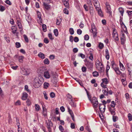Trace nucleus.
Here are the masks:
<instances>
[{"label": "nucleus", "instance_id": "obj_1", "mask_svg": "<svg viewBox=\"0 0 132 132\" xmlns=\"http://www.w3.org/2000/svg\"><path fill=\"white\" fill-rule=\"evenodd\" d=\"M44 79L42 77L35 78L33 82V86L36 88H39L40 86L44 81Z\"/></svg>", "mask_w": 132, "mask_h": 132}, {"label": "nucleus", "instance_id": "obj_2", "mask_svg": "<svg viewBox=\"0 0 132 132\" xmlns=\"http://www.w3.org/2000/svg\"><path fill=\"white\" fill-rule=\"evenodd\" d=\"M91 101L94 108L95 109V108H96L98 103L97 98L95 97H94Z\"/></svg>", "mask_w": 132, "mask_h": 132}, {"label": "nucleus", "instance_id": "obj_3", "mask_svg": "<svg viewBox=\"0 0 132 132\" xmlns=\"http://www.w3.org/2000/svg\"><path fill=\"white\" fill-rule=\"evenodd\" d=\"M112 37L114 40L116 41H118L119 40L118 35L115 29L113 30Z\"/></svg>", "mask_w": 132, "mask_h": 132}, {"label": "nucleus", "instance_id": "obj_4", "mask_svg": "<svg viewBox=\"0 0 132 132\" xmlns=\"http://www.w3.org/2000/svg\"><path fill=\"white\" fill-rule=\"evenodd\" d=\"M41 103L42 106V114L44 116H46L47 115V111L46 109V108L45 106L44 105V103L43 102H41Z\"/></svg>", "mask_w": 132, "mask_h": 132}, {"label": "nucleus", "instance_id": "obj_5", "mask_svg": "<svg viewBox=\"0 0 132 132\" xmlns=\"http://www.w3.org/2000/svg\"><path fill=\"white\" fill-rule=\"evenodd\" d=\"M96 68L100 72H102L104 71V65L103 64H102V65H96Z\"/></svg>", "mask_w": 132, "mask_h": 132}, {"label": "nucleus", "instance_id": "obj_6", "mask_svg": "<svg viewBox=\"0 0 132 132\" xmlns=\"http://www.w3.org/2000/svg\"><path fill=\"white\" fill-rule=\"evenodd\" d=\"M106 5V8L107 10L106 12L108 13L110 15H111L112 14V12L110 6L109 4V3L106 2L105 4Z\"/></svg>", "mask_w": 132, "mask_h": 132}, {"label": "nucleus", "instance_id": "obj_7", "mask_svg": "<svg viewBox=\"0 0 132 132\" xmlns=\"http://www.w3.org/2000/svg\"><path fill=\"white\" fill-rule=\"evenodd\" d=\"M99 110L101 113H104L105 110V106L104 104H99Z\"/></svg>", "mask_w": 132, "mask_h": 132}, {"label": "nucleus", "instance_id": "obj_8", "mask_svg": "<svg viewBox=\"0 0 132 132\" xmlns=\"http://www.w3.org/2000/svg\"><path fill=\"white\" fill-rule=\"evenodd\" d=\"M93 3L96 10H98L100 8V5L98 1H94Z\"/></svg>", "mask_w": 132, "mask_h": 132}, {"label": "nucleus", "instance_id": "obj_9", "mask_svg": "<svg viewBox=\"0 0 132 132\" xmlns=\"http://www.w3.org/2000/svg\"><path fill=\"white\" fill-rule=\"evenodd\" d=\"M116 73L118 75H120L122 74L121 72L120 71L119 68L116 66L112 68Z\"/></svg>", "mask_w": 132, "mask_h": 132}, {"label": "nucleus", "instance_id": "obj_10", "mask_svg": "<svg viewBox=\"0 0 132 132\" xmlns=\"http://www.w3.org/2000/svg\"><path fill=\"white\" fill-rule=\"evenodd\" d=\"M37 19L38 22L40 24L42 23L41 18V14L40 13L39 11H37Z\"/></svg>", "mask_w": 132, "mask_h": 132}, {"label": "nucleus", "instance_id": "obj_11", "mask_svg": "<svg viewBox=\"0 0 132 132\" xmlns=\"http://www.w3.org/2000/svg\"><path fill=\"white\" fill-rule=\"evenodd\" d=\"M120 38L121 44H123L125 40V35L122 31L121 33Z\"/></svg>", "mask_w": 132, "mask_h": 132}, {"label": "nucleus", "instance_id": "obj_12", "mask_svg": "<svg viewBox=\"0 0 132 132\" xmlns=\"http://www.w3.org/2000/svg\"><path fill=\"white\" fill-rule=\"evenodd\" d=\"M86 66L88 69H91L93 66V64L89 61L87 62L86 63Z\"/></svg>", "mask_w": 132, "mask_h": 132}, {"label": "nucleus", "instance_id": "obj_13", "mask_svg": "<svg viewBox=\"0 0 132 132\" xmlns=\"http://www.w3.org/2000/svg\"><path fill=\"white\" fill-rule=\"evenodd\" d=\"M46 122L47 123V127L48 130L51 129V126L52 125V122L51 121H50L49 120L48 121H47Z\"/></svg>", "mask_w": 132, "mask_h": 132}, {"label": "nucleus", "instance_id": "obj_14", "mask_svg": "<svg viewBox=\"0 0 132 132\" xmlns=\"http://www.w3.org/2000/svg\"><path fill=\"white\" fill-rule=\"evenodd\" d=\"M44 76L45 77L46 79H49L50 77V74L48 71H46L44 72Z\"/></svg>", "mask_w": 132, "mask_h": 132}, {"label": "nucleus", "instance_id": "obj_15", "mask_svg": "<svg viewBox=\"0 0 132 132\" xmlns=\"http://www.w3.org/2000/svg\"><path fill=\"white\" fill-rule=\"evenodd\" d=\"M109 111L110 112L111 114L113 115H114L116 114L115 110V109H113L111 107H110L109 108Z\"/></svg>", "mask_w": 132, "mask_h": 132}, {"label": "nucleus", "instance_id": "obj_16", "mask_svg": "<svg viewBox=\"0 0 132 132\" xmlns=\"http://www.w3.org/2000/svg\"><path fill=\"white\" fill-rule=\"evenodd\" d=\"M92 31L93 33V36L94 37H96L97 36V32L96 28L95 27V28H93V29L92 27Z\"/></svg>", "mask_w": 132, "mask_h": 132}, {"label": "nucleus", "instance_id": "obj_17", "mask_svg": "<svg viewBox=\"0 0 132 132\" xmlns=\"http://www.w3.org/2000/svg\"><path fill=\"white\" fill-rule=\"evenodd\" d=\"M105 56L106 59L108 60L109 59V54L108 50L107 49H106L105 50Z\"/></svg>", "mask_w": 132, "mask_h": 132}, {"label": "nucleus", "instance_id": "obj_18", "mask_svg": "<svg viewBox=\"0 0 132 132\" xmlns=\"http://www.w3.org/2000/svg\"><path fill=\"white\" fill-rule=\"evenodd\" d=\"M96 10L97 11L98 15L101 17H103V14L100 8H99L98 10Z\"/></svg>", "mask_w": 132, "mask_h": 132}, {"label": "nucleus", "instance_id": "obj_19", "mask_svg": "<svg viewBox=\"0 0 132 132\" xmlns=\"http://www.w3.org/2000/svg\"><path fill=\"white\" fill-rule=\"evenodd\" d=\"M43 5L44 7L46 9V10H48L49 9H50L51 7V6L48 4L47 3H46L45 2L43 3Z\"/></svg>", "mask_w": 132, "mask_h": 132}, {"label": "nucleus", "instance_id": "obj_20", "mask_svg": "<svg viewBox=\"0 0 132 132\" xmlns=\"http://www.w3.org/2000/svg\"><path fill=\"white\" fill-rule=\"evenodd\" d=\"M70 104L72 107H76V103L75 102V101L73 100H71L70 102Z\"/></svg>", "mask_w": 132, "mask_h": 132}, {"label": "nucleus", "instance_id": "obj_21", "mask_svg": "<svg viewBox=\"0 0 132 132\" xmlns=\"http://www.w3.org/2000/svg\"><path fill=\"white\" fill-rule=\"evenodd\" d=\"M28 97V94L26 93H23V96L22 97V99L23 100H25Z\"/></svg>", "mask_w": 132, "mask_h": 132}, {"label": "nucleus", "instance_id": "obj_22", "mask_svg": "<svg viewBox=\"0 0 132 132\" xmlns=\"http://www.w3.org/2000/svg\"><path fill=\"white\" fill-rule=\"evenodd\" d=\"M26 20L28 22V23H29L30 22H31V18L29 15H26Z\"/></svg>", "mask_w": 132, "mask_h": 132}, {"label": "nucleus", "instance_id": "obj_23", "mask_svg": "<svg viewBox=\"0 0 132 132\" xmlns=\"http://www.w3.org/2000/svg\"><path fill=\"white\" fill-rule=\"evenodd\" d=\"M38 56L42 59H44L45 57L44 54L41 52L39 53L38 55Z\"/></svg>", "mask_w": 132, "mask_h": 132}, {"label": "nucleus", "instance_id": "obj_24", "mask_svg": "<svg viewBox=\"0 0 132 132\" xmlns=\"http://www.w3.org/2000/svg\"><path fill=\"white\" fill-rule=\"evenodd\" d=\"M17 23L19 28V29H22V27L20 21L19 20H17Z\"/></svg>", "mask_w": 132, "mask_h": 132}, {"label": "nucleus", "instance_id": "obj_25", "mask_svg": "<svg viewBox=\"0 0 132 132\" xmlns=\"http://www.w3.org/2000/svg\"><path fill=\"white\" fill-rule=\"evenodd\" d=\"M119 10L121 16H122L124 12V9L122 7H120L119 9Z\"/></svg>", "mask_w": 132, "mask_h": 132}, {"label": "nucleus", "instance_id": "obj_26", "mask_svg": "<svg viewBox=\"0 0 132 132\" xmlns=\"http://www.w3.org/2000/svg\"><path fill=\"white\" fill-rule=\"evenodd\" d=\"M119 65L120 67V68L121 70L124 71L125 70V68L124 67L123 65L120 61H119Z\"/></svg>", "mask_w": 132, "mask_h": 132}, {"label": "nucleus", "instance_id": "obj_27", "mask_svg": "<svg viewBox=\"0 0 132 132\" xmlns=\"http://www.w3.org/2000/svg\"><path fill=\"white\" fill-rule=\"evenodd\" d=\"M11 29H12V32L14 34H15L17 31V28L15 26H12L11 27Z\"/></svg>", "mask_w": 132, "mask_h": 132}, {"label": "nucleus", "instance_id": "obj_28", "mask_svg": "<svg viewBox=\"0 0 132 132\" xmlns=\"http://www.w3.org/2000/svg\"><path fill=\"white\" fill-rule=\"evenodd\" d=\"M35 109L37 111H39L40 108V106L38 104H36L35 105Z\"/></svg>", "mask_w": 132, "mask_h": 132}, {"label": "nucleus", "instance_id": "obj_29", "mask_svg": "<svg viewBox=\"0 0 132 132\" xmlns=\"http://www.w3.org/2000/svg\"><path fill=\"white\" fill-rule=\"evenodd\" d=\"M24 58V57L23 56H19L18 57V59H19V62H20L22 63L23 62Z\"/></svg>", "mask_w": 132, "mask_h": 132}, {"label": "nucleus", "instance_id": "obj_30", "mask_svg": "<svg viewBox=\"0 0 132 132\" xmlns=\"http://www.w3.org/2000/svg\"><path fill=\"white\" fill-rule=\"evenodd\" d=\"M102 81L103 83H105L106 84H107L108 83L109 81L108 80V79L107 78H105L102 79Z\"/></svg>", "mask_w": 132, "mask_h": 132}, {"label": "nucleus", "instance_id": "obj_31", "mask_svg": "<svg viewBox=\"0 0 132 132\" xmlns=\"http://www.w3.org/2000/svg\"><path fill=\"white\" fill-rule=\"evenodd\" d=\"M102 92L105 95L108 96V92L107 90L106 89H104V90H102Z\"/></svg>", "mask_w": 132, "mask_h": 132}, {"label": "nucleus", "instance_id": "obj_32", "mask_svg": "<svg viewBox=\"0 0 132 132\" xmlns=\"http://www.w3.org/2000/svg\"><path fill=\"white\" fill-rule=\"evenodd\" d=\"M92 73L93 77H97L99 75L98 72L96 71L93 72Z\"/></svg>", "mask_w": 132, "mask_h": 132}, {"label": "nucleus", "instance_id": "obj_33", "mask_svg": "<svg viewBox=\"0 0 132 132\" xmlns=\"http://www.w3.org/2000/svg\"><path fill=\"white\" fill-rule=\"evenodd\" d=\"M63 4L65 6L67 7L69 6V3L67 1H64L63 2Z\"/></svg>", "mask_w": 132, "mask_h": 132}, {"label": "nucleus", "instance_id": "obj_34", "mask_svg": "<svg viewBox=\"0 0 132 132\" xmlns=\"http://www.w3.org/2000/svg\"><path fill=\"white\" fill-rule=\"evenodd\" d=\"M116 104L115 102L114 101H112L111 102V108H114L116 106Z\"/></svg>", "mask_w": 132, "mask_h": 132}, {"label": "nucleus", "instance_id": "obj_35", "mask_svg": "<svg viewBox=\"0 0 132 132\" xmlns=\"http://www.w3.org/2000/svg\"><path fill=\"white\" fill-rule=\"evenodd\" d=\"M49 85H50L48 83L45 82L44 84V88L45 89H47Z\"/></svg>", "mask_w": 132, "mask_h": 132}, {"label": "nucleus", "instance_id": "obj_36", "mask_svg": "<svg viewBox=\"0 0 132 132\" xmlns=\"http://www.w3.org/2000/svg\"><path fill=\"white\" fill-rule=\"evenodd\" d=\"M54 33L55 35L57 37L58 35V30L57 29H55L54 30Z\"/></svg>", "mask_w": 132, "mask_h": 132}, {"label": "nucleus", "instance_id": "obj_37", "mask_svg": "<svg viewBox=\"0 0 132 132\" xmlns=\"http://www.w3.org/2000/svg\"><path fill=\"white\" fill-rule=\"evenodd\" d=\"M128 120L129 121H130L132 120V116L130 113H129L128 115Z\"/></svg>", "mask_w": 132, "mask_h": 132}, {"label": "nucleus", "instance_id": "obj_38", "mask_svg": "<svg viewBox=\"0 0 132 132\" xmlns=\"http://www.w3.org/2000/svg\"><path fill=\"white\" fill-rule=\"evenodd\" d=\"M44 63L45 64H48L49 63V61L48 59L47 58H46L44 60Z\"/></svg>", "mask_w": 132, "mask_h": 132}, {"label": "nucleus", "instance_id": "obj_39", "mask_svg": "<svg viewBox=\"0 0 132 132\" xmlns=\"http://www.w3.org/2000/svg\"><path fill=\"white\" fill-rule=\"evenodd\" d=\"M43 94L44 95L45 98L46 100H48V97H47V94L46 93V92L45 91H44L43 92Z\"/></svg>", "mask_w": 132, "mask_h": 132}, {"label": "nucleus", "instance_id": "obj_40", "mask_svg": "<svg viewBox=\"0 0 132 132\" xmlns=\"http://www.w3.org/2000/svg\"><path fill=\"white\" fill-rule=\"evenodd\" d=\"M69 31L70 34L71 35H73L74 34V31L73 28H70Z\"/></svg>", "mask_w": 132, "mask_h": 132}, {"label": "nucleus", "instance_id": "obj_41", "mask_svg": "<svg viewBox=\"0 0 132 132\" xmlns=\"http://www.w3.org/2000/svg\"><path fill=\"white\" fill-rule=\"evenodd\" d=\"M23 72H24L23 75H28L29 73V72H28V70H26L24 69V70H23Z\"/></svg>", "mask_w": 132, "mask_h": 132}, {"label": "nucleus", "instance_id": "obj_42", "mask_svg": "<svg viewBox=\"0 0 132 132\" xmlns=\"http://www.w3.org/2000/svg\"><path fill=\"white\" fill-rule=\"evenodd\" d=\"M42 27L43 29L44 32H46V25L43 24L42 25Z\"/></svg>", "mask_w": 132, "mask_h": 132}, {"label": "nucleus", "instance_id": "obj_43", "mask_svg": "<svg viewBox=\"0 0 132 132\" xmlns=\"http://www.w3.org/2000/svg\"><path fill=\"white\" fill-rule=\"evenodd\" d=\"M23 37L25 41L27 43H28L29 42V40L27 36L25 35H23Z\"/></svg>", "mask_w": 132, "mask_h": 132}, {"label": "nucleus", "instance_id": "obj_44", "mask_svg": "<svg viewBox=\"0 0 132 132\" xmlns=\"http://www.w3.org/2000/svg\"><path fill=\"white\" fill-rule=\"evenodd\" d=\"M18 132H22V128H21L20 127V125H19V124H18Z\"/></svg>", "mask_w": 132, "mask_h": 132}, {"label": "nucleus", "instance_id": "obj_45", "mask_svg": "<svg viewBox=\"0 0 132 132\" xmlns=\"http://www.w3.org/2000/svg\"><path fill=\"white\" fill-rule=\"evenodd\" d=\"M5 10V7L2 6L0 5V11L3 12Z\"/></svg>", "mask_w": 132, "mask_h": 132}, {"label": "nucleus", "instance_id": "obj_46", "mask_svg": "<svg viewBox=\"0 0 132 132\" xmlns=\"http://www.w3.org/2000/svg\"><path fill=\"white\" fill-rule=\"evenodd\" d=\"M89 38V37L87 34L85 35L84 36V39L86 40H88Z\"/></svg>", "mask_w": 132, "mask_h": 132}, {"label": "nucleus", "instance_id": "obj_47", "mask_svg": "<svg viewBox=\"0 0 132 132\" xmlns=\"http://www.w3.org/2000/svg\"><path fill=\"white\" fill-rule=\"evenodd\" d=\"M118 119V117L116 116H115L114 115H113V121L114 122H115L117 121V120Z\"/></svg>", "mask_w": 132, "mask_h": 132}, {"label": "nucleus", "instance_id": "obj_48", "mask_svg": "<svg viewBox=\"0 0 132 132\" xmlns=\"http://www.w3.org/2000/svg\"><path fill=\"white\" fill-rule=\"evenodd\" d=\"M26 103L27 105L28 106H29L31 104V103L30 100L29 99L27 100L26 101Z\"/></svg>", "mask_w": 132, "mask_h": 132}, {"label": "nucleus", "instance_id": "obj_49", "mask_svg": "<svg viewBox=\"0 0 132 132\" xmlns=\"http://www.w3.org/2000/svg\"><path fill=\"white\" fill-rule=\"evenodd\" d=\"M48 36L49 38L51 40H53L54 38L52 37V34L51 33H50L48 34Z\"/></svg>", "mask_w": 132, "mask_h": 132}, {"label": "nucleus", "instance_id": "obj_50", "mask_svg": "<svg viewBox=\"0 0 132 132\" xmlns=\"http://www.w3.org/2000/svg\"><path fill=\"white\" fill-rule=\"evenodd\" d=\"M21 103L20 100H18L15 103V105H21Z\"/></svg>", "mask_w": 132, "mask_h": 132}, {"label": "nucleus", "instance_id": "obj_51", "mask_svg": "<svg viewBox=\"0 0 132 132\" xmlns=\"http://www.w3.org/2000/svg\"><path fill=\"white\" fill-rule=\"evenodd\" d=\"M111 65L112 68L116 66L114 61H112L111 62Z\"/></svg>", "mask_w": 132, "mask_h": 132}, {"label": "nucleus", "instance_id": "obj_52", "mask_svg": "<svg viewBox=\"0 0 132 132\" xmlns=\"http://www.w3.org/2000/svg\"><path fill=\"white\" fill-rule=\"evenodd\" d=\"M102 63L100 62V61L98 60H97L96 62V65H102Z\"/></svg>", "mask_w": 132, "mask_h": 132}, {"label": "nucleus", "instance_id": "obj_53", "mask_svg": "<svg viewBox=\"0 0 132 132\" xmlns=\"http://www.w3.org/2000/svg\"><path fill=\"white\" fill-rule=\"evenodd\" d=\"M110 69V67L109 65H108V64L107 65V67L106 69V74L107 75L108 74V71L109 69Z\"/></svg>", "mask_w": 132, "mask_h": 132}, {"label": "nucleus", "instance_id": "obj_54", "mask_svg": "<svg viewBox=\"0 0 132 132\" xmlns=\"http://www.w3.org/2000/svg\"><path fill=\"white\" fill-rule=\"evenodd\" d=\"M28 86L27 85H26L24 87L25 89L28 92H30V90L28 89Z\"/></svg>", "mask_w": 132, "mask_h": 132}, {"label": "nucleus", "instance_id": "obj_55", "mask_svg": "<svg viewBox=\"0 0 132 132\" xmlns=\"http://www.w3.org/2000/svg\"><path fill=\"white\" fill-rule=\"evenodd\" d=\"M16 47L18 48H19L20 47L21 45L19 43L16 42L15 43Z\"/></svg>", "mask_w": 132, "mask_h": 132}, {"label": "nucleus", "instance_id": "obj_56", "mask_svg": "<svg viewBox=\"0 0 132 132\" xmlns=\"http://www.w3.org/2000/svg\"><path fill=\"white\" fill-rule=\"evenodd\" d=\"M4 38L7 43H9L10 42V38L9 37H4Z\"/></svg>", "mask_w": 132, "mask_h": 132}, {"label": "nucleus", "instance_id": "obj_57", "mask_svg": "<svg viewBox=\"0 0 132 132\" xmlns=\"http://www.w3.org/2000/svg\"><path fill=\"white\" fill-rule=\"evenodd\" d=\"M50 95L51 97L52 98H54L55 96V94L53 92H51L50 93Z\"/></svg>", "mask_w": 132, "mask_h": 132}, {"label": "nucleus", "instance_id": "obj_58", "mask_svg": "<svg viewBox=\"0 0 132 132\" xmlns=\"http://www.w3.org/2000/svg\"><path fill=\"white\" fill-rule=\"evenodd\" d=\"M127 13L129 15L132 16V11L127 10Z\"/></svg>", "mask_w": 132, "mask_h": 132}, {"label": "nucleus", "instance_id": "obj_59", "mask_svg": "<svg viewBox=\"0 0 132 132\" xmlns=\"http://www.w3.org/2000/svg\"><path fill=\"white\" fill-rule=\"evenodd\" d=\"M104 83H102L101 84V86L104 88V89H106L108 90V88L106 87V85H104L103 84Z\"/></svg>", "mask_w": 132, "mask_h": 132}, {"label": "nucleus", "instance_id": "obj_60", "mask_svg": "<svg viewBox=\"0 0 132 132\" xmlns=\"http://www.w3.org/2000/svg\"><path fill=\"white\" fill-rule=\"evenodd\" d=\"M77 33L79 35H81L82 32V31L80 29H78L77 30Z\"/></svg>", "mask_w": 132, "mask_h": 132}, {"label": "nucleus", "instance_id": "obj_61", "mask_svg": "<svg viewBox=\"0 0 132 132\" xmlns=\"http://www.w3.org/2000/svg\"><path fill=\"white\" fill-rule=\"evenodd\" d=\"M64 13L66 14H68V11L66 8H64L63 10Z\"/></svg>", "mask_w": 132, "mask_h": 132}, {"label": "nucleus", "instance_id": "obj_62", "mask_svg": "<svg viewBox=\"0 0 132 132\" xmlns=\"http://www.w3.org/2000/svg\"><path fill=\"white\" fill-rule=\"evenodd\" d=\"M89 59L91 60L92 61H93V60L94 58L93 55L92 53H91L90 54V56L89 57Z\"/></svg>", "mask_w": 132, "mask_h": 132}, {"label": "nucleus", "instance_id": "obj_63", "mask_svg": "<svg viewBox=\"0 0 132 132\" xmlns=\"http://www.w3.org/2000/svg\"><path fill=\"white\" fill-rule=\"evenodd\" d=\"M79 56H80L82 59H84L85 57V55L84 54L82 53H80L79 55Z\"/></svg>", "mask_w": 132, "mask_h": 132}, {"label": "nucleus", "instance_id": "obj_64", "mask_svg": "<svg viewBox=\"0 0 132 132\" xmlns=\"http://www.w3.org/2000/svg\"><path fill=\"white\" fill-rule=\"evenodd\" d=\"M104 47V45L103 43H100L99 45V47L100 49H102Z\"/></svg>", "mask_w": 132, "mask_h": 132}]
</instances>
